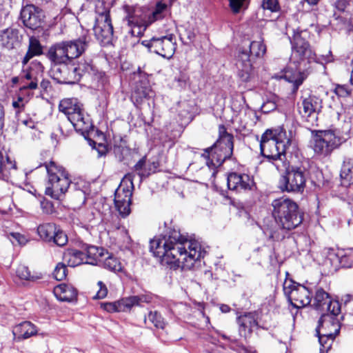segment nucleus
Wrapping results in <instances>:
<instances>
[{"label": "nucleus", "mask_w": 353, "mask_h": 353, "mask_svg": "<svg viewBox=\"0 0 353 353\" xmlns=\"http://www.w3.org/2000/svg\"><path fill=\"white\" fill-rule=\"evenodd\" d=\"M150 244L154 255L174 269L190 270L205 254L198 241L188 240L176 230L162 238L153 239Z\"/></svg>", "instance_id": "nucleus-1"}, {"label": "nucleus", "mask_w": 353, "mask_h": 353, "mask_svg": "<svg viewBox=\"0 0 353 353\" xmlns=\"http://www.w3.org/2000/svg\"><path fill=\"white\" fill-rule=\"evenodd\" d=\"M290 143V139L283 128L267 130L261 136V152L270 160H282V157H285L286 149Z\"/></svg>", "instance_id": "nucleus-2"}, {"label": "nucleus", "mask_w": 353, "mask_h": 353, "mask_svg": "<svg viewBox=\"0 0 353 353\" xmlns=\"http://www.w3.org/2000/svg\"><path fill=\"white\" fill-rule=\"evenodd\" d=\"M272 216L282 230L289 231L298 227L303 221L298 205L292 199L279 198L272 203Z\"/></svg>", "instance_id": "nucleus-3"}, {"label": "nucleus", "mask_w": 353, "mask_h": 353, "mask_svg": "<svg viewBox=\"0 0 353 353\" xmlns=\"http://www.w3.org/2000/svg\"><path fill=\"white\" fill-rule=\"evenodd\" d=\"M219 138L212 148L205 150L203 156L206 159L209 168L214 170L220 166L233 152V136L227 132L224 125L219 127Z\"/></svg>", "instance_id": "nucleus-4"}, {"label": "nucleus", "mask_w": 353, "mask_h": 353, "mask_svg": "<svg viewBox=\"0 0 353 353\" xmlns=\"http://www.w3.org/2000/svg\"><path fill=\"white\" fill-rule=\"evenodd\" d=\"M266 48L261 41H254L249 46V50H241L236 57V66L238 74L243 81H248L254 76V59L262 57Z\"/></svg>", "instance_id": "nucleus-5"}, {"label": "nucleus", "mask_w": 353, "mask_h": 353, "mask_svg": "<svg viewBox=\"0 0 353 353\" xmlns=\"http://www.w3.org/2000/svg\"><path fill=\"white\" fill-rule=\"evenodd\" d=\"M45 167L48 178L45 193L54 199H60L71 183L69 174L62 166L54 161L46 163Z\"/></svg>", "instance_id": "nucleus-6"}, {"label": "nucleus", "mask_w": 353, "mask_h": 353, "mask_svg": "<svg viewBox=\"0 0 353 353\" xmlns=\"http://www.w3.org/2000/svg\"><path fill=\"white\" fill-rule=\"evenodd\" d=\"M343 142V137L334 130H318L313 136L312 148L316 154L327 157Z\"/></svg>", "instance_id": "nucleus-7"}, {"label": "nucleus", "mask_w": 353, "mask_h": 353, "mask_svg": "<svg viewBox=\"0 0 353 353\" xmlns=\"http://www.w3.org/2000/svg\"><path fill=\"white\" fill-rule=\"evenodd\" d=\"M339 330L340 325L338 321L327 314H323L316 328L321 345L320 349L327 352L330 349L334 338L339 334Z\"/></svg>", "instance_id": "nucleus-8"}, {"label": "nucleus", "mask_w": 353, "mask_h": 353, "mask_svg": "<svg viewBox=\"0 0 353 353\" xmlns=\"http://www.w3.org/2000/svg\"><path fill=\"white\" fill-rule=\"evenodd\" d=\"M132 177L126 174L114 192V205L122 217L130 213L131 197L133 190Z\"/></svg>", "instance_id": "nucleus-9"}, {"label": "nucleus", "mask_w": 353, "mask_h": 353, "mask_svg": "<svg viewBox=\"0 0 353 353\" xmlns=\"http://www.w3.org/2000/svg\"><path fill=\"white\" fill-rule=\"evenodd\" d=\"M291 60L305 68L307 65L316 62V54L312 50L309 43L300 34L294 36Z\"/></svg>", "instance_id": "nucleus-10"}, {"label": "nucleus", "mask_w": 353, "mask_h": 353, "mask_svg": "<svg viewBox=\"0 0 353 353\" xmlns=\"http://www.w3.org/2000/svg\"><path fill=\"white\" fill-rule=\"evenodd\" d=\"M305 184V176L303 169L292 167L288 169L285 175L281 176L279 188L282 191L301 192Z\"/></svg>", "instance_id": "nucleus-11"}, {"label": "nucleus", "mask_w": 353, "mask_h": 353, "mask_svg": "<svg viewBox=\"0 0 353 353\" xmlns=\"http://www.w3.org/2000/svg\"><path fill=\"white\" fill-rule=\"evenodd\" d=\"M283 291L294 307H303L311 303L310 292L302 285L291 281H285L283 285Z\"/></svg>", "instance_id": "nucleus-12"}, {"label": "nucleus", "mask_w": 353, "mask_h": 353, "mask_svg": "<svg viewBox=\"0 0 353 353\" xmlns=\"http://www.w3.org/2000/svg\"><path fill=\"white\" fill-rule=\"evenodd\" d=\"M142 44L150 52L167 59L172 57L176 50L175 37L172 34L159 38L153 37L150 41H143Z\"/></svg>", "instance_id": "nucleus-13"}, {"label": "nucleus", "mask_w": 353, "mask_h": 353, "mask_svg": "<svg viewBox=\"0 0 353 353\" xmlns=\"http://www.w3.org/2000/svg\"><path fill=\"white\" fill-rule=\"evenodd\" d=\"M312 305L317 310L329 312L330 316L331 315L336 316L341 312V305L339 301L332 300L329 294L322 288H318L316 290ZM327 314H328V313Z\"/></svg>", "instance_id": "nucleus-14"}, {"label": "nucleus", "mask_w": 353, "mask_h": 353, "mask_svg": "<svg viewBox=\"0 0 353 353\" xmlns=\"http://www.w3.org/2000/svg\"><path fill=\"white\" fill-rule=\"evenodd\" d=\"M314 259L327 273L335 272L342 263L339 254L330 248H325L314 253Z\"/></svg>", "instance_id": "nucleus-15"}, {"label": "nucleus", "mask_w": 353, "mask_h": 353, "mask_svg": "<svg viewBox=\"0 0 353 353\" xmlns=\"http://www.w3.org/2000/svg\"><path fill=\"white\" fill-rule=\"evenodd\" d=\"M94 32L97 39L103 43L111 41L113 35V27L108 10L99 13L96 17Z\"/></svg>", "instance_id": "nucleus-16"}, {"label": "nucleus", "mask_w": 353, "mask_h": 353, "mask_svg": "<svg viewBox=\"0 0 353 353\" xmlns=\"http://www.w3.org/2000/svg\"><path fill=\"white\" fill-rule=\"evenodd\" d=\"M80 68L70 67L66 63L54 64L51 69L52 76L59 83L73 84L79 81Z\"/></svg>", "instance_id": "nucleus-17"}, {"label": "nucleus", "mask_w": 353, "mask_h": 353, "mask_svg": "<svg viewBox=\"0 0 353 353\" xmlns=\"http://www.w3.org/2000/svg\"><path fill=\"white\" fill-rule=\"evenodd\" d=\"M88 37L85 35L74 40L60 41L67 62L80 57L88 48Z\"/></svg>", "instance_id": "nucleus-18"}, {"label": "nucleus", "mask_w": 353, "mask_h": 353, "mask_svg": "<svg viewBox=\"0 0 353 353\" xmlns=\"http://www.w3.org/2000/svg\"><path fill=\"white\" fill-rule=\"evenodd\" d=\"M21 19L26 27L36 29L41 24L42 14L41 10L34 6L27 5L21 10Z\"/></svg>", "instance_id": "nucleus-19"}, {"label": "nucleus", "mask_w": 353, "mask_h": 353, "mask_svg": "<svg viewBox=\"0 0 353 353\" xmlns=\"http://www.w3.org/2000/svg\"><path fill=\"white\" fill-rule=\"evenodd\" d=\"M227 183L230 190L236 192L250 190L254 185L253 179L248 174L236 172L228 174Z\"/></svg>", "instance_id": "nucleus-20"}, {"label": "nucleus", "mask_w": 353, "mask_h": 353, "mask_svg": "<svg viewBox=\"0 0 353 353\" xmlns=\"http://www.w3.org/2000/svg\"><path fill=\"white\" fill-rule=\"evenodd\" d=\"M297 107L299 113L303 117H308L321 110L322 102L314 95L301 97L300 101L297 103Z\"/></svg>", "instance_id": "nucleus-21"}, {"label": "nucleus", "mask_w": 353, "mask_h": 353, "mask_svg": "<svg viewBox=\"0 0 353 353\" xmlns=\"http://www.w3.org/2000/svg\"><path fill=\"white\" fill-rule=\"evenodd\" d=\"M123 10L126 13L125 19L128 21V24L132 27L130 31L132 35L136 37L141 36L146 26L143 22L139 21L137 19V11L132 7L128 5L123 6Z\"/></svg>", "instance_id": "nucleus-22"}, {"label": "nucleus", "mask_w": 353, "mask_h": 353, "mask_svg": "<svg viewBox=\"0 0 353 353\" xmlns=\"http://www.w3.org/2000/svg\"><path fill=\"white\" fill-rule=\"evenodd\" d=\"M237 322L239 327L240 334L244 337L250 335L253 328L257 326L256 314L249 312L239 316Z\"/></svg>", "instance_id": "nucleus-23"}, {"label": "nucleus", "mask_w": 353, "mask_h": 353, "mask_svg": "<svg viewBox=\"0 0 353 353\" xmlns=\"http://www.w3.org/2000/svg\"><path fill=\"white\" fill-rule=\"evenodd\" d=\"M20 41L21 36L17 29L8 28L0 34V44L8 50L15 48Z\"/></svg>", "instance_id": "nucleus-24"}, {"label": "nucleus", "mask_w": 353, "mask_h": 353, "mask_svg": "<svg viewBox=\"0 0 353 353\" xmlns=\"http://www.w3.org/2000/svg\"><path fill=\"white\" fill-rule=\"evenodd\" d=\"M68 119L77 131H88L92 125L89 117L85 114L82 108L72 116H69Z\"/></svg>", "instance_id": "nucleus-25"}, {"label": "nucleus", "mask_w": 353, "mask_h": 353, "mask_svg": "<svg viewBox=\"0 0 353 353\" xmlns=\"http://www.w3.org/2000/svg\"><path fill=\"white\" fill-rule=\"evenodd\" d=\"M43 52V48L39 40L34 37H30L29 39L28 51L21 61L22 65L23 66L26 65L32 58L41 55Z\"/></svg>", "instance_id": "nucleus-26"}, {"label": "nucleus", "mask_w": 353, "mask_h": 353, "mask_svg": "<svg viewBox=\"0 0 353 353\" xmlns=\"http://www.w3.org/2000/svg\"><path fill=\"white\" fill-rule=\"evenodd\" d=\"M55 296L61 301H72L77 296L76 290L64 283L57 285L53 290Z\"/></svg>", "instance_id": "nucleus-27"}, {"label": "nucleus", "mask_w": 353, "mask_h": 353, "mask_svg": "<svg viewBox=\"0 0 353 353\" xmlns=\"http://www.w3.org/2000/svg\"><path fill=\"white\" fill-rule=\"evenodd\" d=\"M63 257V260L71 267L85 263V253L76 249H68L64 252Z\"/></svg>", "instance_id": "nucleus-28"}, {"label": "nucleus", "mask_w": 353, "mask_h": 353, "mask_svg": "<svg viewBox=\"0 0 353 353\" xmlns=\"http://www.w3.org/2000/svg\"><path fill=\"white\" fill-rule=\"evenodd\" d=\"M82 108L77 99H64L59 103V110L69 118Z\"/></svg>", "instance_id": "nucleus-29"}, {"label": "nucleus", "mask_w": 353, "mask_h": 353, "mask_svg": "<svg viewBox=\"0 0 353 353\" xmlns=\"http://www.w3.org/2000/svg\"><path fill=\"white\" fill-rule=\"evenodd\" d=\"M84 253L85 256V263L95 265L98 263L102 262L103 256L105 252L103 248L89 246L87 248L86 252ZM106 254H108V252H106Z\"/></svg>", "instance_id": "nucleus-30"}, {"label": "nucleus", "mask_w": 353, "mask_h": 353, "mask_svg": "<svg viewBox=\"0 0 353 353\" xmlns=\"http://www.w3.org/2000/svg\"><path fill=\"white\" fill-rule=\"evenodd\" d=\"M340 176L342 185L348 187L353 183V159H347L343 161Z\"/></svg>", "instance_id": "nucleus-31"}, {"label": "nucleus", "mask_w": 353, "mask_h": 353, "mask_svg": "<svg viewBox=\"0 0 353 353\" xmlns=\"http://www.w3.org/2000/svg\"><path fill=\"white\" fill-rule=\"evenodd\" d=\"M16 163L8 156L0 154V177L8 179L16 171Z\"/></svg>", "instance_id": "nucleus-32"}, {"label": "nucleus", "mask_w": 353, "mask_h": 353, "mask_svg": "<svg viewBox=\"0 0 353 353\" xmlns=\"http://www.w3.org/2000/svg\"><path fill=\"white\" fill-rule=\"evenodd\" d=\"M37 332L34 324L29 321H25L18 325L14 330V334H17L19 339H28L35 335Z\"/></svg>", "instance_id": "nucleus-33"}, {"label": "nucleus", "mask_w": 353, "mask_h": 353, "mask_svg": "<svg viewBox=\"0 0 353 353\" xmlns=\"http://www.w3.org/2000/svg\"><path fill=\"white\" fill-rule=\"evenodd\" d=\"M47 57L54 64L67 63L66 58L60 42L50 46L47 53Z\"/></svg>", "instance_id": "nucleus-34"}, {"label": "nucleus", "mask_w": 353, "mask_h": 353, "mask_svg": "<svg viewBox=\"0 0 353 353\" xmlns=\"http://www.w3.org/2000/svg\"><path fill=\"white\" fill-rule=\"evenodd\" d=\"M57 226L54 223H44L39 225L37 233L46 241H51L56 232Z\"/></svg>", "instance_id": "nucleus-35"}, {"label": "nucleus", "mask_w": 353, "mask_h": 353, "mask_svg": "<svg viewBox=\"0 0 353 353\" xmlns=\"http://www.w3.org/2000/svg\"><path fill=\"white\" fill-rule=\"evenodd\" d=\"M16 275L22 281H34L40 279L39 276L32 274L28 266L22 264L19 265L17 267Z\"/></svg>", "instance_id": "nucleus-36"}, {"label": "nucleus", "mask_w": 353, "mask_h": 353, "mask_svg": "<svg viewBox=\"0 0 353 353\" xmlns=\"http://www.w3.org/2000/svg\"><path fill=\"white\" fill-rule=\"evenodd\" d=\"M102 261L103 267L110 271L121 272L123 269V266L119 260L112 255H108L104 260L103 259Z\"/></svg>", "instance_id": "nucleus-37"}, {"label": "nucleus", "mask_w": 353, "mask_h": 353, "mask_svg": "<svg viewBox=\"0 0 353 353\" xmlns=\"http://www.w3.org/2000/svg\"><path fill=\"white\" fill-rule=\"evenodd\" d=\"M145 321L152 323L157 328L163 329L165 326V322L161 315L157 312H150Z\"/></svg>", "instance_id": "nucleus-38"}, {"label": "nucleus", "mask_w": 353, "mask_h": 353, "mask_svg": "<svg viewBox=\"0 0 353 353\" xmlns=\"http://www.w3.org/2000/svg\"><path fill=\"white\" fill-rule=\"evenodd\" d=\"M138 296H131L119 300L121 312L130 310L133 306L138 305Z\"/></svg>", "instance_id": "nucleus-39"}, {"label": "nucleus", "mask_w": 353, "mask_h": 353, "mask_svg": "<svg viewBox=\"0 0 353 353\" xmlns=\"http://www.w3.org/2000/svg\"><path fill=\"white\" fill-rule=\"evenodd\" d=\"M230 7L234 14L247 8L249 0H229Z\"/></svg>", "instance_id": "nucleus-40"}, {"label": "nucleus", "mask_w": 353, "mask_h": 353, "mask_svg": "<svg viewBox=\"0 0 353 353\" xmlns=\"http://www.w3.org/2000/svg\"><path fill=\"white\" fill-rule=\"evenodd\" d=\"M53 276L57 281L65 279L67 276L66 266L62 263H59L54 268Z\"/></svg>", "instance_id": "nucleus-41"}, {"label": "nucleus", "mask_w": 353, "mask_h": 353, "mask_svg": "<svg viewBox=\"0 0 353 353\" xmlns=\"http://www.w3.org/2000/svg\"><path fill=\"white\" fill-rule=\"evenodd\" d=\"M101 307L108 312H121L122 308L120 307L119 300L114 302H108L101 303Z\"/></svg>", "instance_id": "nucleus-42"}, {"label": "nucleus", "mask_w": 353, "mask_h": 353, "mask_svg": "<svg viewBox=\"0 0 353 353\" xmlns=\"http://www.w3.org/2000/svg\"><path fill=\"white\" fill-rule=\"evenodd\" d=\"M52 241L59 246H63L68 242V236L63 231L57 228Z\"/></svg>", "instance_id": "nucleus-43"}, {"label": "nucleus", "mask_w": 353, "mask_h": 353, "mask_svg": "<svg viewBox=\"0 0 353 353\" xmlns=\"http://www.w3.org/2000/svg\"><path fill=\"white\" fill-rule=\"evenodd\" d=\"M9 239L14 245H25L28 242V239L26 236L18 233L12 232L9 234Z\"/></svg>", "instance_id": "nucleus-44"}, {"label": "nucleus", "mask_w": 353, "mask_h": 353, "mask_svg": "<svg viewBox=\"0 0 353 353\" xmlns=\"http://www.w3.org/2000/svg\"><path fill=\"white\" fill-rule=\"evenodd\" d=\"M334 92L339 97H346L350 95L353 97V89L350 90L344 85H336L334 88Z\"/></svg>", "instance_id": "nucleus-45"}, {"label": "nucleus", "mask_w": 353, "mask_h": 353, "mask_svg": "<svg viewBox=\"0 0 353 353\" xmlns=\"http://www.w3.org/2000/svg\"><path fill=\"white\" fill-rule=\"evenodd\" d=\"M97 288L98 290L97 292V294L94 296V299H102L107 296L108 294V288L105 283L101 281L97 282Z\"/></svg>", "instance_id": "nucleus-46"}, {"label": "nucleus", "mask_w": 353, "mask_h": 353, "mask_svg": "<svg viewBox=\"0 0 353 353\" xmlns=\"http://www.w3.org/2000/svg\"><path fill=\"white\" fill-rule=\"evenodd\" d=\"M262 6L264 9L275 12L279 10L278 0H263Z\"/></svg>", "instance_id": "nucleus-47"}, {"label": "nucleus", "mask_w": 353, "mask_h": 353, "mask_svg": "<svg viewBox=\"0 0 353 353\" xmlns=\"http://www.w3.org/2000/svg\"><path fill=\"white\" fill-rule=\"evenodd\" d=\"M167 6L165 3L161 2H158L157 3L155 10L153 12V17L154 20H157L161 17V13L165 10Z\"/></svg>", "instance_id": "nucleus-48"}, {"label": "nucleus", "mask_w": 353, "mask_h": 353, "mask_svg": "<svg viewBox=\"0 0 353 353\" xmlns=\"http://www.w3.org/2000/svg\"><path fill=\"white\" fill-rule=\"evenodd\" d=\"M188 77L185 74H181L179 77L175 78V81L181 88H185L188 83Z\"/></svg>", "instance_id": "nucleus-49"}, {"label": "nucleus", "mask_w": 353, "mask_h": 353, "mask_svg": "<svg viewBox=\"0 0 353 353\" xmlns=\"http://www.w3.org/2000/svg\"><path fill=\"white\" fill-rule=\"evenodd\" d=\"M276 108V103L272 101H268L265 102L261 108L264 112H269L272 110H275Z\"/></svg>", "instance_id": "nucleus-50"}, {"label": "nucleus", "mask_w": 353, "mask_h": 353, "mask_svg": "<svg viewBox=\"0 0 353 353\" xmlns=\"http://www.w3.org/2000/svg\"><path fill=\"white\" fill-rule=\"evenodd\" d=\"M38 85V79H34L33 81H31L30 83H25L24 85L21 88V90H35L37 88Z\"/></svg>", "instance_id": "nucleus-51"}, {"label": "nucleus", "mask_w": 353, "mask_h": 353, "mask_svg": "<svg viewBox=\"0 0 353 353\" xmlns=\"http://www.w3.org/2000/svg\"><path fill=\"white\" fill-rule=\"evenodd\" d=\"M138 296V305H139L141 303H149L152 301V296L147 294H141Z\"/></svg>", "instance_id": "nucleus-52"}, {"label": "nucleus", "mask_w": 353, "mask_h": 353, "mask_svg": "<svg viewBox=\"0 0 353 353\" xmlns=\"http://www.w3.org/2000/svg\"><path fill=\"white\" fill-rule=\"evenodd\" d=\"M30 80L33 81L34 79H37V76L34 74L32 69L30 68V70L27 71L24 75V77L22 78V82L24 83V80Z\"/></svg>", "instance_id": "nucleus-53"}, {"label": "nucleus", "mask_w": 353, "mask_h": 353, "mask_svg": "<svg viewBox=\"0 0 353 353\" xmlns=\"http://www.w3.org/2000/svg\"><path fill=\"white\" fill-rule=\"evenodd\" d=\"M5 111L3 105L0 103V130L4 125Z\"/></svg>", "instance_id": "nucleus-54"}, {"label": "nucleus", "mask_w": 353, "mask_h": 353, "mask_svg": "<svg viewBox=\"0 0 353 353\" xmlns=\"http://www.w3.org/2000/svg\"><path fill=\"white\" fill-rule=\"evenodd\" d=\"M303 79L301 77L295 79L294 82L293 92H296L299 87L303 83Z\"/></svg>", "instance_id": "nucleus-55"}, {"label": "nucleus", "mask_w": 353, "mask_h": 353, "mask_svg": "<svg viewBox=\"0 0 353 353\" xmlns=\"http://www.w3.org/2000/svg\"><path fill=\"white\" fill-rule=\"evenodd\" d=\"M22 123L30 128H34V122L32 119L23 120Z\"/></svg>", "instance_id": "nucleus-56"}, {"label": "nucleus", "mask_w": 353, "mask_h": 353, "mask_svg": "<svg viewBox=\"0 0 353 353\" xmlns=\"http://www.w3.org/2000/svg\"><path fill=\"white\" fill-rule=\"evenodd\" d=\"M145 164V160L143 159H140L137 163L136 165H134V168L137 170H139L141 169H142V168L143 167Z\"/></svg>", "instance_id": "nucleus-57"}, {"label": "nucleus", "mask_w": 353, "mask_h": 353, "mask_svg": "<svg viewBox=\"0 0 353 353\" xmlns=\"http://www.w3.org/2000/svg\"><path fill=\"white\" fill-rule=\"evenodd\" d=\"M220 310L223 313H228L230 311V307L228 305L222 304L220 305Z\"/></svg>", "instance_id": "nucleus-58"}, {"label": "nucleus", "mask_w": 353, "mask_h": 353, "mask_svg": "<svg viewBox=\"0 0 353 353\" xmlns=\"http://www.w3.org/2000/svg\"><path fill=\"white\" fill-rule=\"evenodd\" d=\"M31 65L35 66L38 70L43 72V67L40 62L33 61L31 63Z\"/></svg>", "instance_id": "nucleus-59"}, {"label": "nucleus", "mask_w": 353, "mask_h": 353, "mask_svg": "<svg viewBox=\"0 0 353 353\" xmlns=\"http://www.w3.org/2000/svg\"><path fill=\"white\" fill-rule=\"evenodd\" d=\"M22 101V98L19 97L17 101H14L12 102V106L14 108H19L20 103Z\"/></svg>", "instance_id": "nucleus-60"}, {"label": "nucleus", "mask_w": 353, "mask_h": 353, "mask_svg": "<svg viewBox=\"0 0 353 353\" xmlns=\"http://www.w3.org/2000/svg\"><path fill=\"white\" fill-rule=\"evenodd\" d=\"M310 5H316L320 0H305Z\"/></svg>", "instance_id": "nucleus-61"}, {"label": "nucleus", "mask_w": 353, "mask_h": 353, "mask_svg": "<svg viewBox=\"0 0 353 353\" xmlns=\"http://www.w3.org/2000/svg\"><path fill=\"white\" fill-rule=\"evenodd\" d=\"M349 26L350 30L353 32V16L350 19Z\"/></svg>", "instance_id": "nucleus-62"}, {"label": "nucleus", "mask_w": 353, "mask_h": 353, "mask_svg": "<svg viewBox=\"0 0 353 353\" xmlns=\"http://www.w3.org/2000/svg\"><path fill=\"white\" fill-rule=\"evenodd\" d=\"M18 81H19V78L18 77H14L12 79V83H17Z\"/></svg>", "instance_id": "nucleus-63"}, {"label": "nucleus", "mask_w": 353, "mask_h": 353, "mask_svg": "<svg viewBox=\"0 0 353 353\" xmlns=\"http://www.w3.org/2000/svg\"><path fill=\"white\" fill-rule=\"evenodd\" d=\"M350 81H351L352 85H353V69H352V74H351Z\"/></svg>", "instance_id": "nucleus-64"}]
</instances>
